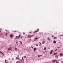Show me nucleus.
<instances>
[{"label": "nucleus", "instance_id": "nucleus-46", "mask_svg": "<svg viewBox=\"0 0 63 63\" xmlns=\"http://www.w3.org/2000/svg\"><path fill=\"white\" fill-rule=\"evenodd\" d=\"M37 30H39V29H37Z\"/></svg>", "mask_w": 63, "mask_h": 63}, {"label": "nucleus", "instance_id": "nucleus-44", "mask_svg": "<svg viewBox=\"0 0 63 63\" xmlns=\"http://www.w3.org/2000/svg\"><path fill=\"white\" fill-rule=\"evenodd\" d=\"M18 57H19V56L18 55Z\"/></svg>", "mask_w": 63, "mask_h": 63}, {"label": "nucleus", "instance_id": "nucleus-43", "mask_svg": "<svg viewBox=\"0 0 63 63\" xmlns=\"http://www.w3.org/2000/svg\"><path fill=\"white\" fill-rule=\"evenodd\" d=\"M16 63H17V61L16 62Z\"/></svg>", "mask_w": 63, "mask_h": 63}, {"label": "nucleus", "instance_id": "nucleus-30", "mask_svg": "<svg viewBox=\"0 0 63 63\" xmlns=\"http://www.w3.org/2000/svg\"><path fill=\"white\" fill-rule=\"evenodd\" d=\"M48 40L49 41V38H48Z\"/></svg>", "mask_w": 63, "mask_h": 63}, {"label": "nucleus", "instance_id": "nucleus-37", "mask_svg": "<svg viewBox=\"0 0 63 63\" xmlns=\"http://www.w3.org/2000/svg\"><path fill=\"white\" fill-rule=\"evenodd\" d=\"M56 56H57V57H58V56H57V55H56Z\"/></svg>", "mask_w": 63, "mask_h": 63}, {"label": "nucleus", "instance_id": "nucleus-5", "mask_svg": "<svg viewBox=\"0 0 63 63\" xmlns=\"http://www.w3.org/2000/svg\"><path fill=\"white\" fill-rule=\"evenodd\" d=\"M10 36L11 38H12L13 37V34H11L10 35Z\"/></svg>", "mask_w": 63, "mask_h": 63}, {"label": "nucleus", "instance_id": "nucleus-28", "mask_svg": "<svg viewBox=\"0 0 63 63\" xmlns=\"http://www.w3.org/2000/svg\"><path fill=\"white\" fill-rule=\"evenodd\" d=\"M57 49H56L55 50V51H57Z\"/></svg>", "mask_w": 63, "mask_h": 63}, {"label": "nucleus", "instance_id": "nucleus-36", "mask_svg": "<svg viewBox=\"0 0 63 63\" xmlns=\"http://www.w3.org/2000/svg\"><path fill=\"white\" fill-rule=\"evenodd\" d=\"M38 57H40V55H38Z\"/></svg>", "mask_w": 63, "mask_h": 63}, {"label": "nucleus", "instance_id": "nucleus-45", "mask_svg": "<svg viewBox=\"0 0 63 63\" xmlns=\"http://www.w3.org/2000/svg\"><path fill=\"white\" fill-rule=\"evenodd\" d=\"M40 56H42V55H40Z\"/></svg>", "mask_w": 63, "mask_h": 63}, {"label": "nucleus", "instance_id": "nucleus-24", "mask_svg": "<svg viewBox=\"0 0 63 63\" xmlns=\"http://www.w3.org/2000/svg\"><path fill=\"white\" fill-rule=\"evenodd\" d=\"M45 52H47V51H45V52H43V53H45Z\"/></svg>", "mask_w": 63, "mask_h": 63}, {"label": "nucleus", "instance_id": "nucleus-33", "mask_svg": "<svg viewBox=\"0 0 63 63\" xmlns=\"http://www.w3.org/2000/svg\"><path fill=\"white\" fill-rule=\"evenodd\" d=\"M23 34H25V33H24V32H23Z\"/></svg>", "mask_w": 63, "mask_h": 63}, {"label": "nucleus", "instance_id": "nucleus-12", "mask_svg": "<svg viewBox=\"0 0 63 63\" xmlns=\"http://www.w3.org/2000/svg\"><path fill=\"white\" fill-rule=\"evenodd\" d=\"M46 48H47L46 47L44 48V50H46Z\"/></svg>", "mask_w": 63, "mask_h": 63}, {"label": "nucleus", "instance_id": "nucleus-42", "mask_svg": "<svg viewBox=\"0 0 63 63\" xmlns=\"http://www.w3.org/2000/svg\"><path fill=\"white\" fill-rule=\"evenodd\" d=\"M7 35V33H6V35Z\"/></svg>", "mask_w": 63, "mask_h": 63}, {"label": "nucleus", "instance_id": "nucleus-34", "mask_svg": "<svg viewBox=\"0 0 63 63\" xmlns=\"http://www.w3.org/2000/svg\"><path fill=\"white\" fill-rule=\"evenodd\" d=\"M29 33H32V32H29Z\"/></svg>", "mask_w": 63, "mask_h": 63}, {"label": "nucleus", "instance_id": "nucleus-50", "mask_svg": "<svg viewBox=\"0 0 63 63\" xmlns=\"http://www.w3.org/2000/svg\"><path fill=\"white\" fill-rule=\"evenodd\" d=\"M15 32H16V31H15Z\"/></svg>", "mask_w": 63, "mask_h": 63}, {"label": "nucleus", "instance_id": "nucleus-47", "mask_svg": "<svg viewBox=\"0 0 63 63\" xmlns=\"http://www.w3.org/2000/svg\"><path fill=\"white\" fill-rule=\"evenodd\" d=\"M5 31H7V30H5Z\"/></svg>", "mask_w": 63, "mask_h": 63}, {"label": "nucleus", "instance_id": "nucleus-19", "mask_svg": "<svg viewBox=\"0 0 63 63\" xmlns=\"http://www.w3.org/2000/svg\"><path fill=\"white\" fill-rule=\"evenodd\" d=\"M35 40H38V38H35L34 39Z\"/></svg>", "mask_w": 63, "mask_h": 63}, {"label": "nucleus", "instance_id": "nucleus-35", "mask_svg": "<svg viewBox=\"0 0 63 63\" xmlns=\"http://www.w3.org/2000/svg\"><path fill=\"white\" fill-rule=\"evenodd\" d=\"M16 43H18V42H16Z\"/></svg>", "mask_w": 63, "mask_h": 63}, {"label": "nucleus", "instance_id": "nucleus-16", "mask_svg": "<svg viewBox=\"0 0 63 63\" xmlns=\"http://www.w3.org/2000/svg\"><path fill=\"white\" fill-rule=\"evenodd\" d=\"M55 62H56V61H57V60H55Z\"/></svg>", "mask_w": 63, "mask_h": 63}, {"label": "nucleus", "instance_id": "nucleus-9", "mask_svg": "<svg viewBox=\"0 0 63 63\" xmlns=\"http://www.w3.org/2000/svg\"><path fill=\"white\" fill-rule=\"evenodd\" d=\"M53 43L54 44H55V43H56V41H55V40H54L53 41Z\"/></svg>", "mask_w": 63, "mask_h": 63}, {"label": "nucleus", "instance_id": "nucleus-11", "mask_svg": "<svg viewBox=\"0 0 63 63\" xmlns=\"http://www.w3.org/2000/svg\"><path fill=\"white\" fill-rule=\"evenodd\" d=\"M45 41H42V43L43 44H45Z\"/></svg>", "mask_w": 63, "mask_h": 63}, {"label": "nucleus", "instance_id": "nucleus-2", "mask_svg": "<svg viewBox=\"0 0 63 63\" xmlns=\"http://www.w3.org/2000/svg\"><path fill=\"white\" fill-rule=\"evenodd\" d=\"M16 59H18V60H20V58H19L18 57H17L16 58Z\"/></svg>", "mask_w": 63, "mask_h": 63}, {"label": "nucleus", "instance_id": "nucleus-39", "mask_svg": "<svg viewBox=\"0 0 63 63\" xmlns=\"http://www.w3.org/2000/svg\"><path fill=\"white\" fill-rule=\"evenodd\" d=\"M52 38H53V36H52Z\"/></svg>", "mask_w": 63, "mask_h": 63}, {"label": "nucleus", "instance_id": "nucleus-6", "mask_svg": "<svg viewBox=\"0 0 63 63\" xmlns=\"http://www.w3.org/2000/svg\"><path fill=\"white\" fill-rule=\"evenodd\" d=\"M53 52V50H51V52H50V54H52V52Z\"/></svg>", "mask_w": 63, "mask_h": 63}, {"label": "nucleus", "instance_id": "nucleus-23", "mask_svg": "<svg viewBox=\"0 0 63 63\" xmlns=\"http://www.w3.org/2000/svg\"><path fill=\"white\" fill-rule=\"evenodd\" d=\"M52 61H53V62H55V61L54 60H53Z\"/></svg>", "mask_w": 63, "mask_h": 63}, {"label": "nucleus", "instance_id": "nucleus-10", "mask_svg": "<svg viewBox=\"0 0 63 63\" xmlns=\"http://www.w3.org/2000/svg\"><path fill=\"white\" fill-rule=\"evenodd\" d=\"M21 36V35H20V34L19 35V36H18V39H19V38H20V37Z\"/></svg>", "mask_w": 63, "mask_h": 63}, {"label": "nucleus", "instance_id": "nucleus-32", "mask_svg": "<svg viewBox=\"0 0 63 63\" xmlns=\"http://www.w3.org/2000/svg\"><path fill=\"white\" fill-rule=\"evenodd\" d=\"M36 32H38L39 31V30H38V31H35Z\"/></svg>", "mask_w": 63, "mask_h": 63}, {"label": "nucleus", "instance_id": "nucleus-7", "mask_svg": "<svg viewBox=\"0 0 63 63\" xmlns=\"http://www.w3.org/2000/svg\"><path fill=\"white\" fill-rule=\"evenodd\" d=\"M37 50V48H34V52L36 51V50Z\"/></svg>", "mask_w": 63, "mask_h": 63}, {"label": "nucleus", "instance_id": "nucleus-3", "mask_svg": "<svg viewBox=\"0 0 63 63\" xmlns=\"http://www.w3.org/2000/svg\"><path fill=\"white\" fill-rule=\"evenodd\" d=\"M28 38H31V35H28Z\"/></svg>", "mask_w": 63, "mask_h": 63}, {"label": "nucleus", "instance_id": "nucleus-20", "mask_svg": "<svg viewBox=\"0 0 63 63\" xmlns=\"http://www.w3.org/2000/svg\"><path fill=\"white\" fill-rule=\"evenodd\" d=\"M34 37V35H31V37Z\"/></svg>", "mask_w": 63, "mask_h": 63}, {"label": "nucleus", "instance_id": "nucleus-4", "mask_svg": "<svg viewBox=\"0 0 63 63\" xmlns=\"http://www.w3.org/2000/svg\"><path fill=\"white\" fill-rule=\"evenodd\" d=\"M12 49V48L11 47H10V48H9L8 49V50H11V49Z\"/></svg>", "mask_w": 63, "mask_h": 63}, {"label": "nucleus", "instance_id": "nucleus-27", "mask_svg": "<svg viewBox=\"0 0 63 63\" xmlns=\"http://www.w3.org/2000/svg\"><path fill=\"white\" fill-rule=\"evenodd\" d=\"M36 46H37V47H38V45L37 44H36Z\"/></svg>", "mask_w": 63, "mask_h": 63}, {"label": "nucleus", "instance_id": "nucleus-8", "mask_svg": "<svg viewBox=\"0 0 63 63\" xmlns=\"http://www.w3.org/2000/svg\"><path fill=\"white\" fill-rule=\"evenodd\" d=\"M0 53H1L2 54H3V56H4V54L3 53H2V52L1 51H0Z\"/></svg>", "mask_w": 63, "mask_h": 63}, {"label": "nucleus", "instance_id": "nucleus-40", "mask_svg": "<svg viewBox=\"0 0 63 63\" xmlns=\"http://www.w3.org/2000/svg\"><path fill=\"white\" fill-rule=\"evenodd\" d=\"M21 38H22V36H21Z\"/></svg>", "mask_w": 63, "mask_h": 63}, {"label": "nucleus", "instance_id": "nucleus-22", "mask_svg": "<svg viewBox=\"0 0 63 63\" xmlns=\"http://www.w3.org/2000/svg\"><path fill=\"white\" fill-rule=\"evenodd\" d=\"M39 43L41 45H42V43H40V42H39Z\"/></svg>", "mask_w": 63, "mask_h": 63}, {"label": "nucleus", "instance_id": "nucleus-21", "mask_svg": "<svg viewBox=\"0 0 63 63\" xmlns=\"http://www.w3.org/2000/svg\"><path fill=\"white\" fill-rule=\"evenodd\" d=\"M16 39H17V37H18V36H16Z\"/></svg>", "mask_w": 63, "mask_h": 63}, {"label": "nucleus", "instance_id": "nucleus-18", "mask_svg": "<svg viewBox=\"0 0 63 63\" xmlns=\"http://www.w3.org/2000/svg\"><path fill=\"white\" fill-rule=\"evenodd\" d=\"M55 39H57V38L56 37H54V39L55 40Z\"/></svg>", "mask_w": 63, "mask_h": 63}, {"label": "nucleus", "instance_id": "nucleus-31", "mask_svg": "<svg viewBox=\"0 0 63 63\" xmlns=\"http://www.w3.org/2000/svg\"><path fill=\"white\" fill-rule=\"evenodd\" d=\"M1 32V29H0V34L1 33L0 32Z\"/></svg>", "mask_w": 63, "mask_h": 63}, {"label": "nucleus", "instance_id": "nucleus-15", "mask_svg": "<svg viewBox=\"0 0 63 63\" xmlns=\"http://www.w3.org/2000/svg\"><path fill=\"white\" fill-rule=\"evenodd\" d=\"M19 42L21 44H22V42L21 41H20Z\"/></svg>", "mask_w": 63, "mask_h": 63}, {"label": "nucleus", "instance_id": "nucleus-1", "mask_svg": "<svg viewBox=\"0 0 63 63\" xmlns=\"http://www.w3.org/2000/svg\"><path fill=\"white\" fill-rule=\"evenodd\" d=\"M60 56H62L63 55V53H60Z\"/></svg>", "mask_w": 63, "mask_h": 63}, {"label": "nucleus", "instance_id": "nucleus-13", "mask_svg": "<svg viewBox=\"0 0 63 63\" xmlns=\"http://www.w3.org/2000/svg\"><path fill=\"white\" fill-rule=\"evenodd\" d=\"M15 49L16 51H17V48H15Z\"/></svg>", "mask_w": 63, "mask_h": 63}, {"label": "nucleus", "instance_id": "nucleus-14", "mask_svg": "<svg viewBox=\"0 0 63 63\" xmlns=\"http://www.w3.org/2000/svg\"><path fill=\"white\" fill-rule=\"evenodd\" d=\"M56 54H57V53H54V55H55Z\"/></svg>", "mask_w": 63, "mask_h": 63}, {"label": "nucleus", "instance_id": "nucleus-26", "mask_svg": "<svg viewBox=\"0 0 63 63\" xmlns=\"http://www.w3.org/2000/svg\"><path fill=\"white\" fill-rule=\"evenodd\" d=\"M31 47L32 48H33V47L32 46H31Z\"/></svg>", "mask_w": 63, "mask_h": 63}, {"label": "nucleus", "instance_id": "nucleus-51", "mask_svg": "<svg viewBox=\"0 0 63 63\" xmlns=\"http://www.w3.org/2000/svg\"><path fill=\"white\" fill-rule=\"evenodd\" d=\"M34 41H36V40H34Z\"/></svg>", "mask_w": 63, "mask_h": 63}, {"label": "nucleus", "instance_id": "nucleus-49", "mask_svg": "<svg viewBox=\"0 0 63 63\" xmlns=\"http://www.w3.org/2000/svg\"><path fill=\"white\" fill-rule=\"evenodd\" d=\"M61 36H63V35H62Z\"/></svg>", "mask_w": 63, "mask_h": 63}, {"label": "nucleus", "instance_id": "nucleus-17", "mask_svg": "<svg viewBox=\"0 0 63 63\" xmlns=\"http://www.w3.org/2000/svg\"><path fill=\"white\" fill-rule=\"evenodd\" d=\"M5 63H7V62H6V61H7V60L6 59L5 60Z\"/></svg>", "mask_w": 63, "mask_h": 63}, {"label": "nucleus", "instance_id": "nucleus-29", "mask_svg": "<svg viewBox=\"0 0 63 63\" xmlns=\"http://www.w3.org/2000/svg\"><path fill=\"white\" fill-rule=\"evenodd\" d=\"M24 58H26V56H24Z\"/></svg>", "mask_w": 63, "mask_h": 63}, {"label": "nucleus", "instance_id": "nucleus-48", "mask_svg": "<svg viewBox=\"0 0 63 63\" xmlns=\"http://www.w3.org/2000/svg\"><path fill=\"white\" fill-rule=\"evenodd\" d=\"M58 55V56H59V55Z\"/></svg>", "mask_w": 63, "mask_h": 63}, {"label": "nucleus", "instance_id": "nucleus-41", "mask_svg": "<svg viewBox=\"0 0 63 63\" xmlns=\"http://www.w3.org/2000/svg\"><path fill=\"white\" fill-rule=\"evenodd\" d=\"M56 63H58V62H57V61H56Z\"/></svg>", "mask_w": 63, "mask_h": 63}, {"label": "nucleus", "instance_id": "nucleus-38", "mask_svg": "<svg viewBox=\"0 0 63 63\" xmlns=\"http://www.w3.org/2000/svg\"><path fill=\"white\" fill-rule=\"evenodd\" d=\"M57 48H60V47H57Z\"/></svg>", "mask_w": 63, "mask_h": 63}, {"label": "nucleus", "instance_id": "nucleus-25", "mask_svg": "<svg viewBox=\"0 0 63 63\" xmlns=\"http://www.w3.org/2000/svg\"><path fill=\"white\" fill-rule=\"evenodd\" d=\"M22 60L23 61V60H24V59H23V57H22Z\"/></svg>", "mask_w": 63, "mask_h": 63}]
</instances>
